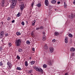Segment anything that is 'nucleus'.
<instances>
[{
    "mask_svg": "<svg viewBox=\"0 0 75 75\" xmlns=\"http://www.w3.org/2000/svg\"><path fill=\"white\" fill-rule=\"evenodd\" d=\"M8 67H12V64H11V63L9 62H8L7 63Z\"/></svg>",
    "mask_w": 75,
    "mask_h": 75,
    "instance_id": "11",
    "label": "nucleus"
},
{
    "mask_svg": "<svg viewBox=\"0 0 75 75\" xmlns=\"http://www.w3.org/2000/svg\"><path fill=\"white\" fill-rule=\"evenodd\" d=\"M20 4H21L20 5V8L21 11H23V10H24V3L23 2H20Z\"/></svg>",
    "mask_w": 75,
    "mask_h": 75,
    "instance_id": "3",
    "label": "nucleus"
},
{
    "mask_svg": "<svg viewBox=\"0 0 75 75\" xmlns=\"http://www.w3.org/2000/svg\"><path fill=\"white\" fill-rule=\"evenodd\" d=\"M30 65H33L35 63V61H31L30 62Z\"/></svg>",
    "mask_w": 75,
    "mask_h": 75,
    "instance_id": "22",
    "label": "nucleus"
},
{
    "mask_svg": "<svg viewBox=\"0 0 75 75\" xmlns=\"http://www.w3.org/2000/svg\"><path fill=\"white\" fill-rule=\"evenodd\" d=\"M2 3H4V4H6V5H8V3L6 1H5V0H2Z\"/></svg>",
    "mask_w": 75,
    "mask_h": 75,
    "instance_id": "10",
    "label": "nucleus"
},
{
    "mask_svg": "<svg viewBox=\"0 0 75 75\" xmlns=\"http://www.w3.org/2000/svg\"><path fill=\"white\" fill-rule=\"evenodd\" d=\"M16 69H17V70H19V71H21V70H22L21 68L20 67H17L16 68Z\"/></svg>",
    "mask_w": 75,
    "mask_h": 75,
    "instance_id": "18",
    "label": "nucleus"
},
{
    "mask_svg": "<svg viewBox=\"0 0 75 75\" xmlns=\"http://www.w3.org/2000/svg\"><path fill=\"white\" fill-rule=\"evenodd\" d=\"M4 32L3 31H1L0 33V38L1 39L2 38L4 37Z\"/></svg>",
    "mask_w": 75,
    "mask_h": 75,
    "instance_id": "5",
    "label": "nucleus"
},
{
    "mask_svg": "<svg viewBox=\"0 0 75 75\" xmlns=\"http://www.w3.org/2000/svg\"><path fill=\"white\" fill-rule=\"evenodd\" d=\"M43 28H44L43 26H41L40 27V29H41V30H42V29H43Z\"/></svg>",
    "mask_w": 75,
    "mask_h": 75,
    "instance_id": "36",
    "label": "nucleus"
},
{
    "mask_svg": "<svg viewBox=\"0 0 75 75\" xmlns=\"http://www.w3.org/2000/svg\"><path fill=\"white\" fill-rule=\"evenodd\" d=\"M8 47H11V45H12V44H11V43H8Z\"/></svg>",
    "mask_w": 75,
    "mask_h": 75,
    "instance_id": "35",
    "label": "nucleus"
},
{
    "mask_svg": "<svg viewBox=\"0 0 75 75\" xmlns=\"http://www.w3.org/2000/svg\"><path fill=\"white\" fill-rule=\"evenodd\" d=\"M60 3V1H59V2H57V4H59Z\"/></svg>",
    "mask_w": 75,
    "mask_h": 75,
    "instance_id": "50",
    "label": "nucleus"
},
{
    "mask_svg": "<svg viewBox=\"0 0 75 75\" xmlns=\"http://www.w3.org/2000/svg\"><path fill=\"white\" fill-rule=\"evenodd\" d=\"M15 22V20H13V21H11V22L12 23H14Z\"/></svg>",
    "mask_w": 75,
    "mask_h": 75,
    "instance_id": "45",
    "label": "nucleus"
},
{
    "mask_svg": "<svg viewBox=\"0 0 75 75\" xmlns=\"http://www.w3.org/2000/svg\"><path fill=\"white\" fill-rule=\"evenodd\" d=\"M33 72V70H30L28 72V73L29 74H32V73Z\"/></svg>",
    "mask_w": 75,
    "mask_h": 75,
    "instance_id": "28",
    "label": "nucleus"
},
{
    "mask_svg": "<svg viewBox=\"0 0 75 75\" xmlns=\"http://www.w3.org/2000/svg\"><path fill=\"white\" fill-rule=\"evenodd\" d=\"M33 5H34V2H33L31 4V7H33Z\"/></svg>",
    "mask_w": 75,
    "mask_h": 75,
    "instance_id": "44",
    "label": "nucleus"
},
{
    "mask_svg": "<svg viewBox=\"0 0 75 75\" xmlns=\"http://www.w3.org/2000/svg\"><path fill=\"white\" fill-rule=\"evenodd\" d=\"M15 6V5H14V6L12 5L11 4V7H10L11 8V9H13L14 8V6Z\"/></svg>",
    "mask_w": 75,
    "mask_h": 75,
    "instance_id": "25",
    "label": "nucleus"
},
{
    "mask_svg": "<svg viewBox=\"0 0 75 75\" xmlns=\"http://www.w3.org/2000/svg\"><path fill=\"white\" fill-rule=\"evenodd\" d=\"M17 58L18 59H20V57L18 55L17 56Z\"/></svg>",
    "mask_w": 75,
    "mask_h": 75,
    "instance_id": "33",
    "label": "nucleus"
},
{
    "mask_svg": "<svg viewBox=\"0 0 75 75\" xmlns=\"http://www.w3.org/2000/svg\"><path fill=\"white\" fill-rule=\"evenodd\" d=\"M4 5H5V6H7L6 4H4V3L2 2L1 6H2V7H4Z\"/></svg>",
    "mask_w": 75,
    "mask_h": 75,
    "instance_id": "27",
    "label": "nucleus"
},
{
    "mask_svg": "<svg viewBox=\"0 0 75 75\" xmlns=\"http://www.w3.org/2000/svg\"><path fill=\"white\" fill-rule=\"evenodd\" d=\"M11 0L12 2L11 3V5L12 6H16L17 0Z\"/></svg>",
    "mask_w": 75,
    "mask_h": 75,
    "instance_id": "4",
    "label": "nucleus"
},
{
    "mask_svg": "<svg viewBox=\"0 0 75 75\" xmlns=\"http://www.w3.org/2000/svg\"><path fill=\"white\" fill-rule=\"evenodd\" d=\"M21 24H22V25H23V26H24V25H25V23H24V21H22L21 23Z\"/></svg>",
    "mask_w": 75,
    "mask_h": 75,
    "instance_id": "31",
    "label": "nucleus"
},
{
    "mask_svg": "<svg viewBox=\"0 0 75 75\" xmlns=\"http://www.w3.org/2000/svg\"><path fill=\"white\" fill-rule=\"evenodd\" d=\"M17 17H20V13H18L17 15Z\"/></svg>",
    "mask_w": 75,
    "mask_h": 75,
    "instance_id": "38",
    "label": "nucleus"
},
{
    "mask_svg": "<svg viewBox=\"0 0 75 75\" xmlns=\"http://www.w3.org/2000/svg\"><path fill=\"white\" fill-rule=\"evenodd\" d=\"M26 43L27 44H28V45H30V42L29 40H27Z\"/></svg>",
    "mask_w": 75,
    "mask_h": 75,
    "instance_id": "21",
    "label": "nucleus"
},
{
    "mask_svg": "<svg viewBox=\"0 0 75 75\" xmlns=\"http://www.w3.org/2000/svg\"><path fill=\"white\" fill-rule=\"evenodd\" d=\"M36 22V21H35V20H34V21H33L32 22V23H34V24H35Z\"/></svg>",
    "mask_w": 75,
    "mask_h": 75,
    "instance_id": "40",
    "label": "nucleus"
},
{
    "mask_svg": "<svg viewBox=\"0 0 75 75\" xmlns=\"http://www.w3.org/2000/svg\"><path fill=\"white\" fill-rule=\"evenodd\" d=\"M32 50L33 51H35V49H34V48L33 47L32 49Z\"/></svg>",
    "mask_w": 75,
    "mask_h": 75,
    "instance_id": "41",
    "label": "nucleus"
},
{
    "mask_svg": "<svg viewBox=\"0 0 75 75\" xmlns=\"http://www.w3.org/2000/svg\"><path fill=\"white\" fill-rule=\"evenodd\" d=\"M18 51L20 52H23V50L21 49H18Z\"/></svg>",
    "mask_w": 75,
    "mask_h": 75,
    "instance_id": "19",
    "label": "nucleus"
},
{
    "mask_svg": "<svg viewBox=\"0 0 75 75\" xmlns=\"http://www.w3.org/2000/svg\"><path fill=\"white\" fill-rule=\"evenodd\" d=\"M16 34L17 35H18V36L21 35V33H20V32H17L16 33Z\"/></svg>",
    "mask_w": 75,
    "mask_h": 75,
    "instance_id": "24",
    "label": "nucleus"
},
{
    "mask_svg": "<svg viewBox=\"0 0 75 75\" xmlns=\"http://www.w3.org/2000/svg\"><path fill=\"white\" fill-rule=\"evenodd\" d=\"M51 2L52 4H55L57 3V1L55 0H52Z\"/></svg>",
    "mask_w": 75,
    "mask_h": 75,
    "instance_id": "16",
    "label": "nucleus"
},
{
    "mask_svg": "<svg viewBox=\"0 0 75 75\" xmlns=\"http://www.w3.org/2000/svg\"><path fill=\"white\" fill-rule=\"evenodd\" d=\"M48 64L49 65H52V62H51V61H50L48 62Z\"/></svg>",
    "mask_w": 75,
    "mask_h": 75,
    "instance_id": "30",
    "label": "nucleus"
},
{
    "mask_svg": "<svg viewBox=\"0 0 75 75\" xmlns=\"http://www.w3.org/2000/svg\"><path fill=\"white\" fill-rule=\"evenodd\" d=\"M64 8H66L67 7V4H66V3H65V2H64Z\"/></svg>",
    "mask_w": 75,
    "mask_h": 75,
    "instance_id": "17",
    "label": "nucleus"
},
{
    "mask_svg": "<svg viewBox=\"0 0 75 75\" xmlns=\"http://www.w3.org/2000/svg\"><path fill=\"white\" fill-rule=\"evenodd\" d=\"M54 34L56 36H57V35H59V33L58 32H54Z\"/></svg>",
    "mask_w": 75,
    "mask_h": 75,
    "instance_id": "12",
    "label": "nucleus"
},
{
    "mask_svg": "<svg viewBox=\"0 0 75 75\" xmlns=\"http://www.w3.org/2000/svg\"><path fill=\"white\" fill-rule=\"evenodd\" d=\"M47 40V38H46V36L44 35H43V37L42 38V40L43 41H45Z\"/></svg>",
    "mask_w": 75,
    "mask_h": 75,
    "instance_id": "7",
    "label": "nucleus"
},
{
    "mask_svg": "<svg viewBox=\"0 0 75 75\" xmlns=\"http://www.w3.org/2000/svg\"><path fill=\"white\" fill-rule=\"evenodd\" d=\"M32 25H35V23H32Z\"/></svg>",
    "mask_w": 75,
    "mask_h": 75,
    "instance_id": "49",
    "label": "nucleus"
},
{
    "mask_svg": "<svg viewBox=\"0 0 75 75\" xmlns=\"http://www.w3.org/2000/svg\"><path fill=\"white\" fill-rule=\"evenodd\" d=\"M65 43H66V44H67V43H68V38H65Z\"/></svg>",
    "mask_w": 75,
    "mask_h": 75,
    "instance_id": "13",
    "label": "nucleus"
},
{
    "mask_svg": "<svg viewBox=\"0 0 75 75\" xmlns=\"http://www.w3.org/2000/svg\"><path fill=\"white\" fill-rule=\"evenodd\" d=\"M73 4L75 5V0H74L73 2Z\"/></svg>",
    "mask_w": 75,
    "mask_h": 75,
    "instance_id": "48",
    "label": "nucleus"
},
{
    "mask_svg": "<svg viewBox=\"0 0 75 75\" xmlns=\"http://www.w3.org/2000/svg\"><path fill=\"white\" fill-rule=\"evenodd\" d=\"M44 48L45 50H47L48 48V47L47 46V44H45L44 45Z\"/></svg>",
    "mask_w": 75,
    "mask_h": 75,
    "instance_id": "9",
    "label": "nucleus"
},
{
    "mask_svg": "<svg viewBox=\"0 0 75 75\" xmlns=\"http://www.w3.org/2000/svg\"><path fill=\"white\" fill-rule=\"evenodd\" d=\"M2 62H0V66H2L3 65V63Z\"/></svg>",
    "mask_w": 75,
    "mask_h": 75,
    "instance_id": "34",
    "label": "nucleus"
},
{
    "mask_svg": "<svg viewBox=\"0 0 75 75\" xmlns=\"http://www.w3.org/2000/svg\"><path fill=\"white\" fill-rule=\"evenodd\" d=\"M2 47L1 46H0V51H1L2 50Z\"/></svg>",
    "mask_w": 75,
    "mask_h": 75,
    "instance_id": "46",
    "label": "nucleus"
},
{
    "mask_svg": "<svg viewBox=\"0 0 75 75\" xmlns=\"http://www.w3.org/2000/svg\"><path fill=\"white\" fill-rule=\"evenodd\" d=\"M53 42H56V40L55 39H54L52 41Z\"/></svg>",
    "mask_w": 75,
    "mask_h": 75,
    "instance_id": "39",
    "label": "nucleus"
},
{
    "mask_svg": "<svg viewBox=\"0 0 75 75\" xmlns=\"http://www.w3.org/2000/svg\"><path fill=\"white\" fill-rule=\"evenodd\" d=\"M70 51L74 52V51H75V48L74 47L71 48L70 49Z\"/></svg>",
    "mask_w": 75,
    "mask_h": 75,
    "instance_id": "14",
    "label": "nucleus"
},
{
    "mask_svg": "<svg viewBox=\"0 0 75 75\" xmlns=\"http://www.w3.org/2000/svg\"><path fill=\"white\" fill-rule=\"evenodd\" d=\"M54 48L52 47H50V51L51 53H52L54 52Z\"/></svg>",
    "mask_w": 75,
    "mask_h": 75,
    "instance_id": "6",
    "label": "nucleus"
},
{
    "mask_svg": "<svg viewBox=\"0 0 75 75\" xmlns=\"http://www.w3.org/2000/svg\"><path fill=\"white\" fill-rule=\"evenodd\" d=\"M74 53H72L71 54H72L71 57H74Z\"/></svg>",
    "mask_w": 75,
    "mask_h": 75,
    "instance_id": "43",
    "label": "nucleus"
},
{
    "mask_svg": "<svg viewBox=\"0 0 75 75\" xmlns=\"http://www.w3.org/2000/svg\"><path fill=\"white\" fill-rule=\"evenodd\" d=\"M68 36L69 37H71V38H72V37H73V35H71V33L69 34Z\"/></svg>",
    "mask_w": 75,
    "mask_h": 75,
    "instance_id": "26",
    "label": "nucleus"
},
{
    "mask_svg": "<svg viewBox=\"0 0 75 75\" xmlns=\"http://www.w3.org/2000/svg\"><path fill=\"white\" fill-rule=\"evenodd\" d=\"M23 0H18V1H22Z\"/></svg>",
    "mask_w": 75,
    "mask_h": 75,
    "instance_id": "52",
    "label": "nucleus"
},
{
    "mask_svg": "<svg viewBox=\"0 0 75 75\" xmlns=\"http://www.w3.org/2000/svg\"><path fill=\"white\" fill-rule=\"evenodd\" d=\"M11 67H12V66H8V68L9 71L10 72V70L9 69H11Z\"/></svg>",
    "mask_w": 75,
    "mask_h": 75,
    "instance_id": "23",
    "label": "nucleus"
},
{
    "mask_svg": "<svg viewBox=\"0 0 75 75\" xmlns=\"http://www.w3.org/2000/svg\"><path fill=\"white\" fill-rule=\"evenodd\" d=\"M54 10H55V11H56V10H57V9H54Z\"/></svg>",
    "mask_w": 75,
    "mask_h": 75,
    "instance_id": "55",
    "label": "nucleus"
},
{
    "mask_svg": "<svg viewBox=\"0 0 75 75\" xmlns=\"http://www.w3.org/2000/svg\"><path fill=\"white\" fill-rule=\"evenodd\" d=\"M41 6V4H38L37 5V6L38 7H40V6Z\"/></svg>",
    "mask_w": 75,
    "mask_h": 75,
    "instance_id": "32",
    "label": "nucleus"
},
{
    "mask_svg": "<svg viewBox=\"0 0 75 75\" xmlns=\"http://www.w3.org/2000/svg\"><path fill=\"white\" fill-rule=\"evenodd\" d=\"M25 22H26L27 24H28V22L27 21H26Z\"/></svg>",
    "mask_w": 75,
    "mask_h": 75,
    "instance_id": "53",
    "label": "nucleus"
},
{
    "mask_svg": "<svg viewBox=\"0 0 75 75\" xmlns=\"http://www.w3.org/2000/svg\"><path fill=\"white\" fill-rule=\"evenodd\" d=\"M47 67V65L45 64H44L43 66V68H46Z\"/></svg>",
    "mask_w": 75,
    "mask_h": 75,
    "instance_id": "29",
    "label": "nucleus"
},
{
    "mask_svg": "<svg viewBox=\"0 0 75 75\" xmlns=\"http://www.w3.org/2000/svg\"><path fill=\"white\" fill-rule=\"evenodd\" d=\"M34 69H35L37 71H38V72H43V70H42L40 67H34Z\"/></svg>",
    "mask_w": 75,
    "mask_h": 75,
    "instance_id": "2",
    "label": "nucleus"
},
{
    "mask_svg": "<svg viewBox=\"0 0 75 75\" xmlns=\"http://www.w3.org/2000/svg\"><path fill=\"white\" fill-rule=\"evenodd\" d=\"M25 65L26 66V67H28V62L26 61L25 62Z\"/></svg>",
    "mask_w": 75,
    "mask_h": 75,
    "instance_id": "15",
    "label": "nucleus"
},
{
    "mask_svg": "<svg viewBox=\"0 0 75 75\" xmlns=\"http://www.w3.org/2000/svg\"><path fill=\"white\" fill-rule=\"evenodd\" d=\"M1 23H2V25L3 24V22H1Z\"/></svg>",
    "mask_w": 75,
    "mask_h": 75,
    "instance_id": "54",
    "label": "nucleus"
},
{
    "mask_svg": "<svg viewBox=\"0 0 75 75\" xmlns=\"http://www.w3.org/2000/svg\"><path fill=\"white\" fill-rule=\"evenodd\" d=\"M11 18H10V17H8V18L7 19V20L8 21H9L10 20Z\"/></svg>",
    "mask_w": 75,
    "mask_h": 75,
    "instance_id": "37",
    "label": "nucleus"
},
{
    "mask_svg": "<svg viewBox=\"0 0 75 75\" xmlns=\"http://www.w3.org/2000/svg\"><path fill=\"white\" fill-rule=\"evenodd\" d=\"M40 29V28H37L36 29V30H39Z\"/></svg>",
    "mask_w": 75,
    "mask_h": 75,
    "instance_id": "47",
    "label": "nucleus"
},
{
    "mask_svg": "<svg viewBox=\"0 0 75 75\" xmlns=\"http://www.w3.org/2000/svg\"><path fill=\"white\" fill-rule=\"evenodd\" d=\"M21 40L20 39L16 40H15V45L16 46L20 47V45H21Z\"/></svg>",
    "mask_w": 75,
    "mask_h": 75,
    "instance_id": "1",
    "label": "nucleus"
},
{
    "mask_svg": "<svg viewBox=\"0 0 75 75\" xmlns=\"http://www.w3.org/2000/svg\"><path fill=\"white\" fill-rule=\"evenodd\" d=\"M45 5L46 6H48L49 4V3H48V0H45Z\"/></svg>",
    "mask_w": 75,
    "mask_h": 75,
    "instance_id": "8",
    "label": "nucleus"
},
{
    "mask_svg": "<svg viewBox=\"0 0 75 75\" xmlns=\"http://www.w3.org/2000/svg\"><path fill=\"white\" fill-rule=\"evenodd\" d=\"M75 16L74 15H73L72 14H71L70 15V17L71 18H72L73 17H74Z\"/></svg>",
    "mask_w": 75,
    "mask_h": 75,
    "instance_id": "20",
    "label": "nucleus"
},
{
    "mask_svg": "<svg viewBox=\"0 0 75 75\" xmlns=\"http://www.w3.org/2000/svg\"><path fill=\"white\" fill-rule=\"evenodd\" d=\"M5 36H6V37H7V36H8V33H6L5 34Z\"/></svg>",
    "mask_w": 75,
    "mask_h": 75,
    "instance_id": "42",
    "label": "nucleus"
},
{
    "mask_svg": "<svg viewBox=\"0 0 75 75\" xmlns=\"http://www.w3.org/2000/svg\"><path fill=\"white\" fill-rule=\"evenodd\" d=\"M31 58H32L31 57H29V59H31Z\"/></svg>",
    "mask_w": 75,
    "mask_h": 75,
    "instance_id": "51",
    "label": "nucleus"
}]
</instances>
